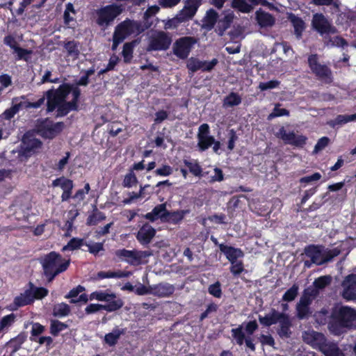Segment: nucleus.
Returning a JSON list of instances; mask_svg holds the SVG:
<instances>
[{
    "instance_id": "obj_17",
    "label": "nucleus",
    "mask_w": 356,
    "mask_h": 356,
    "mask_svg": "<svg viewBox=\"0 0 356 356\" xmlns=\"http://www.w3.org/2000/svg\"><path fill=\"white\" fill-rule=\"evenodd\" d=\"M175 289L172 284L166 282L150 286L151 294L160 298L170 296L174 293Z\"/></svg>"
},
{
    "instance_id": "obj_8",
    "label": "nucleus",
    "mask_w": 356,
    "mask_h": 356,
    "mask_svg": "<svg viewBox=\"0 0 356 356\" xmlns=\"http://www.w3.org/2000/svg\"><path fill=\"white\" fill-rule=\"evenodd\" d=\"M196 42L193 37L184 36L177 39L173 44V54L180 59H186Z\"/></svg>"
},
{
    "instance_id": "obj_60",
    "label": "nucleus",
    "mask_w": 356,
    "mask_h": 356,
    "mask_svg": "<svg viewBox=\"0 0 356 356\" xmlns=\"http://www.w3.org/2000/svg\"><path fill=\"white\" fill-rule=\"evenodd\" d=\"M280 81L277 80H270L266 82H261L259 85V88L261 91L268 90L279 87Z\"/></svg>"
},
{
    "instance_id": "obj_53",
    "label": "nucleus",
    "mask_w": 356,
    "mask_h": 356,
    "mask_svg": "<svg viewBox=\"0 0 356 356\" xmlns=\"http://www.w3.org/2000/svg\"><path fill=\"white\" fill-rule=\"evenodd\" d=\"M15 53H17V60H23L25 61H28L29 59V56L32 54L33 51L31 49H24L20 47L19 46L14 50Z\"/></svg>"
},
{
    "instance_id": "obj_64",
    "label": "nucleus",
    "mask_w": 356,
    "mask_h": 356,
    "mask_svg": "<svg viewBox=\"0 0 356 356\" xmlns=\"http://www.w3.org/2000/svg\"><path fill=\"white\" fill-rule=\"evenodd\" d=\"M231 264L232 266L230 267V271L234 275H238L244 270L243 264L242 261H232V263Z\"/></svg>"
},
{
    "instance_id": "obj_11",
    "label": "nucleus",
    "mask_w": 356,
    "mask_h": 356,
    "mask_svg": "<svg viewBox=\"0 0 356 356\" xmlns=\"http://www.w3.org/2000/svg\"><path fill=\"white\" fill-rule=\"evenodd\" d=\"M42 143L35 138L24 137L21 145L19 155L26 158L31 156L41 148Z\"/></svg>"
},
{
    "instance_id": "obj_55",
    "label": "nucleus",
    "mask_w": 356,
    "mask_h": 356,
    "mask_svg": "<svg viewBox=\"0 0 356 356\" xmlns=\"http://www.w3.org/2000/svg\"><path fill=\"white\" fill-rule=\"evenodd\" d=\"M277 136L278 138H281L285 144L291 145V140L294 136V132L291 131L287 133L285 129L282 127L280 129Z\"/></svg>"
},
{
    "instance_id": "obj_59",
    "label": "nucleus",
    "mask_w": 356,
    "mask_h": 356,
    "mask_svg": "<svg viewBox=\"0 0 356 356\" xmlns=\"http://www.w3.org/2000/svg\"><path fill=\"white\" fill-rule=\"evenodd\" d=\"M83 244V239L73 238L63 248V251L73 250L79 248Z\"/></svg>"
},
{
    "instance_id": "obj_40",
    "label": "nucleus",
    "mask_w": 356,
    "mask_h": 356,
    "mask_svg": "<svg viewBox=\"0 0 356 356\" xmlns=\"http://www.w3.org/2000/svg\"><path fill=\"white\" fill-rule=\"evenodd\" d=\"M70 312V307L64 302L56 304L53 308V315L57 317L66 316Z\"/></svg>"
},
{
    "instance_id": "obj_19",
    "label": "nucleus",
    "mask_w": 356,
    "mask_h": 356,
    "mask_svg": "<svg viewBox=\"0 0 356 356\" xmlns=\"http://www.w3.org/2000/svg\"><path fill=\"white\" fill-rule=\"evenodd\" d=\"M320 349L325 356H345L337 343L327 341L325 339L321 343Z\"/></svg>"
},
{
    "instance_id": "obj_26",
    "label": "nucleus",
    "mask_w": 356,
    "mask_h": 356,
    "mask_svg": "<svg viewBox=\"0 0 356 356\" xmlns=\"http://www.w3.org/2000/svg\"><path fill=\"white\" fill-rule=\"evenodd\" d=\"M47 111L53 112L57 106L62 103V100L54 93V89H50L46 92Z\"/></svg>"
},
{
    "instance_id": "obj_39",
    "label": "nucleus",
    "mask_w": 356,
    "mask_h": 356,
    "mask_svg": "<svg viewBox=\"0 0 356 356\" xmlns=\"http://www.w3.org/2000/svg\"><path fill=\"white\" fill-rule=\"evenodd\" d=\"M73 85L64 83L59 86L58 89L54 90V93L62 100V102H65L67 95L71 93L72 89L73 88Z\"/></svg>"
},
{
    "instance_id": "obj_7",
    "label": "nucleus",
    "mask_w": 356,
    "mask_h": 356,
    "mask_svg": "<svg viewBox=\"0 0 356 356\" xmlns=\"http://www.w3.org/2000/svg\"><path fill=\"white\" fill-rule=\"evenodd\" d=\"M307 64L311 72L320 81L330 83L333 81L331 69L325 64L319 62V56L317 54H311L307 57Z\"/></svg>"
},
{
    "instance_id": "obj_31",
    "label": "nucleus",
    "mask_w": 356,
    "mask_h": 356,
    "mask_svg": "<svg viewBox=\"0 0 356 356\" xmlns=\"http://www.w3.org/2000/svg\"><path fill=\"white\" fill-rule=\"evenodd\" d=\"M27 336L24 332L19 334L16 337L11 339L8 343L7 346L12 348L10 356L13 355L21 348V346L26 340Z\"/></svg>"
},
{
    "instance_id": "obj_63",
    "label": "nucleus",
    "mask_w": 356,
    "mask_h": 356,
    "mask_svg": "<svg viewBox=\"0 0 356 356\" xmlns=\"http://www.w3.org/2000/svg\"><path fill=\"white\" fill-rule=\"evenodd\" d=\"M173 172L172 168L168 165H163L161 168L154 171V174L158 176L166 177L170 175Z\"/></svg>"
},
{
    "instance_id": "obj_35",
    "label": "nucleus",
    "mask_w": 356,
    "mask_h": 356,
    "mask_svg": "<svg viewBox=\"0 0 356 356\" xmlns=\"http://www.w3.org/2000/svg\"><path fill=\"white\" fill-rule=\"evenodd\" d=\"M136 40H133L124 44L122 54L125 63H131L133 58L134 49L136 45Z\"/></svg>"
},
{
    "instance_id": "obj_6",
    "label": "nucleus",
    "mask_w": 356,
    "mask_h": 356,
    "mask_svg": "<svg viewBox=\"0 0 356 356\" xmlns=\"http://www.w3.org/2000/svg\"><path fill=\"white\" fill-rule=\"evenodd\" d=\"M147 28L148 26L141 22L127 18L115 26L113 33L124 41L131 35L141 34Z\"/></svg>"
},
{
    "instance_id": "obj_14",
    "label": "nucleus",
    "mask_w": 356,
    "mask_h": 356,
    "mask_svg": "<svg viewBox=\"0 0 356 356\" xmlns=\"http://www.w3.org/2000/svg\"><path fill=\"white\" fill-rule=\"evenodd\" d=\"M123 305V301L121 299H118L116 301L112 302L111 304H90L86 307L85 311L87 314H93L102 309L111 312L120 309Z\"/></svg>"
},
{
    "instance_id": "obj_48",
    "label": "nucleus",
    "mask_w": 356,
    "mask_h": 356,
    "mask_svg": "<svg viewBox=\"0 0 356 356\" xmlns=\"http://www.w3.org/2000/svg\"><path fill=\"white\" fill-rule=\"evenodd\" d=\"M183 162L193 175L200 176L202 175V169L197 162L193 163L186 159H184Z\"/></svg>"
},
{
    "instance_id": "obj_18",
    "label": "nucleus",
    "mask_w": 356,
    "mask_h": 356,
    "mask_svg": "<svg viewBox=\"0 0 356 356\" xmlns=\"http://www.w3.org/2000/svg\"><path fill=\"white\" fill-rule=\"evenodd\" d=\"M279 328L277 330V334L281 338H289L291 334V327L292 325L291 321L289 315L282 313L279 321Z\"/></svg>"
},
{
    "instance_id": "obj_52",
    "label": "nucleus",
    "mask_w": 356,
    "mask_h": 356,
    "mask_svg": "<svg viewBox=\"0 0 356 356\" xmlns=\"http://www.w3.org/2000/svg\"><path fill=\"white\" fill-rule=\"evenodd\" d=\"M201 64L202 60H200L197 58L192 57L188 59L186 64V67L189 72H191V73H194L197 70H201V68L202 67Z\"/></svg>"
},
{
    "instance_id": "obj_50",
    "label": "nucleus",
    "mask_w": 356,
    "mask_h": 356,
    "mask_svg": "<svg viewBox=\"0 0 356 356\" xmlns=\"http://www.w3.org/2000/svg\"><path fill=\"white\" fill-rule=\"evenodd\" d=\"M15 317L14 314H10L2 318L0 321V333L14 323Z\"/></svg>"
},
{
    "instance_id": "obj_58",
    "label": "nucleus",
    "mask_w": 356,
    "mask_h": 356,
    "mask_svg": "<svg viewBox=\"0 0 356 356\" xmlns=\"http://www.w3.org/2000/svg\"><path fill=\"white\" fill-rule=\"evenodd\" d=\"M181 23L188 22L195 16V14L186 8L185 6L176 15Z\"/></svg>"
},
{
    "instance_id": "obj_30",
    "label": "nucleus",
    "mask_w": 356,
    "mask_h": 356,
    "mask_svg": "<svg viewBox=\"0 0 356 356\" xmlns=\"http://www.w3.org/2000/svg\"><path fill=\"white\" fill-rule=\"evenodd\" d=\"M90 300H97L99 301H105L107 304H111L112 302L118 300L119 298L113 293H108L106 291H95L90 294Z\"/></svg>"
},
{
    "instance_id": "obj_33",
    "label": "nucleus",
    "mask_w": 356,
    "mask_h": 356,
    "mask_svg": "<svg viewBox=\"0 0 356 356\" xmlns=\"http://www.w3.org/2000/svg\"><path fill=\"white\" fill-rule=\"evenodd\" d=\"M188 213L187 210L177 211L169 212L166 211L164 222L172 223L174 225L178 224L184 218V216Z\"/></svg>"
},
{
    "instance_id": "obj_56",
    "label": "nucleus",
    "mask_w": 356,
    "mask_h": 356,
    "mask_svg": "<svg viewBox=\"0 0 356 356\" xmlns=\"http://www.w3.org/2000/svg\"><path fill=\"white\" fill-rule=\"evenodd\" d=\"M321 178V175L319 172H314V174L308 176L303 177L300 179L301 186H306L307 184H311L314 181H318Z\"/></svg>"
},
{
    "instance_id": "obj_23",
    "label": "nucleus",
    "mask_w": 356,
    "mask_h": 356,
    "mask_svg": "<svg viewBox=\"0 0 356 356\" xmlns=\"http://www.w3.org/2000/svg\"><path fill=\"white\" fill-rule=\"evenodd\" d=\"M256 19L258 24L261 27H271L275 23V19L273 15L261 10L256 12Z\"/></svg>"
},
{
    "instance_id": "obj_42",
    "label": "nucleus",
    "mask_w": 356,
    "mask_h": 356,
    "mask_svg": "<svg viewBox=\"0 0 356 356\" xmlns=\"http://www.w3.org/2000/svg\"><path fill=\"white\" fill-rule=\"evenodd\" d=\"M197 147L200 152H204L208 149L215 142V138L213 136H207L197 138Z\"/></svg>"
},
{
    "instance_id": "obj_10",
    "label": "nucleus",
    "mask_w": 356,
    "mask_h": 356,
    "mask_svg": "<svg viewBox=\"0 0 356 356\" xmlns=\"http://www.w3.org/2000/svg\"><path fill=\"white\" fill-rule=\"evenodd\" d=\"M117 257L124 259L131 265L136 266L141 264L142 259L149 257L152 253L149 251L118 250L115 252Z\"/></svg>"
},
{
    "instance_id": "obj_37",
    "label": "nucleus",
    "mask_w": 356,
    "mask_h": 356,
    "mask_svg": "<svg viewBox=\"0 0 356 356\" xmlns=\"http://www.w3.org/2000/svg\"><path fill=\"white\" fill-rule=\"evenodd\" d=\"M304 341L307 343H314L316 341L323 343L325 341V337L323 334L312 331V332H305L302 335Z\"/></svg>"
},
{
    "instance_id": "obj_34",
    "label": "nucleus",
    "mask_w": 356,
    "mask_h": 356,
    "mask_svg": "<svg viewBox=\"0 0 356 356\" xmlns=\"http://www.w3.org/2000/svg\"><path fill=\"white\" fill-rule=\"evenodd\" d=\"M79 45V43L73 40L64 42L63 48L66 50L68 56L77 59L80 54Z\"/></svg>"
},
{
    "instance_id": "obj_20",
    "label": "nucleus",
    "mask_w": 356,
    "mask_h": 356,
    "mask_svg": "<svg viewBox=\"0 0 356 356\" xmlns=\"http://www.w3.org/2000/svg\"><path fill=\"white\" fill-rule=\"evenodd\" d=\"M288 19L294 29V34L296 38L300 39L306 27L305 22L301 17L296 16L293 13H290Z\"/></svg>"
},
{
    "instance_id": "obj_61",
    "label": "nucleus",
    "mask_w": 356,
    "mask_h": 356,
    "mask_svg": "<svg viewBox=\"0 0 356 356\" xmlns=\"http://www.w3.org/2000/svg\"><path fill=\"white\" fill-rule=\"evenodd\" d=\"M307 138L303 135H296L294 133V136L293 140H291V145L297 147H303V146L306 144Z\"/></svg>"
},
{
    "instance_id": "obj_22",
    "label": "nucleus",
    "mask_w": 356,
    "mask_h": 356,
    "mask_svg": "<svg viewBox=\"0 0 356 356\" xmlns=\"http://www.w3.org/2000/svg\"><path fill=\"white\" fill-rule=\"evenodd\" d=\"M218 14L213 8L207 11L205 16L202 19V28L207 31L213 29L218 22Z\"/></svg>"
},
{
    "instance_id": "obj_15",
    "label": "nucleus",
    "mask_w": 356,
    "mask_h": 356,
    "mask_svg": "<svg viewBox=\"0 0 356 356\" xmlns=\"http://www.w3.org/2000/svg\"><path fill=\"white\" fill-rule=\"evenodd\" d=\"M314 29L321 34H327L332 32V25L323 14H315L312 19Z\"/></svg>"
},
{
    "instance_id": "obj_44",
    "label": "nucleus",
    "mask_w": 356,
    "mask_h": 356,
    "mask_svg": "<svg viewBox=\"0 0 356 356\" xmlns=\"http://www.w3.org/2000/svg\"><path fill=\"white\" fill-rule=\"evenodd\" d=\"M130 273L129 272H122V271H118V272H111V271H100L97 273V277L99 279H104V278H113V277H128Z\"/></svg>"
},
{
    "instance_id": "obj_9",
    "label": "nucleus",
    "mask_w": 356,
    "mask_h": 356,
    "mask_svg": "<svg viewBox=\"0 0 356 356\" xmlns=\"http://www.w3.org/2000/svg\"><path fill=\"white\" fill-rule=\"evenodd\" d=\"M172 38L163 31H159L153 35L149 40L148 51H165L172 43Z\"/></svg>"
},
{
    "instance_id": "obj_57",
    "label": "nucleus",
    "mask_w": 356,
    "mask_h": 356,
    "mask_svg": "<svg viewBox=\"0 0 356 356\" xmlns=\"http://www.w3.org/2000/svg\"><path fill=\"white\" fill-rule=\"evenodd\" d=\"M289 111L286 108H280V104H277L273 108L271 113L269 114L268 119L271 120L275 118L281 117V116H289Z\"/></svg>"
},
{
    "instance_id": "obj_45",
    "label": "nucleus",
    "mask_w": 356,
    "mask_h": 356,
    "mask_svg": "<svg viewBox=\"0 0 356 356\" xmlns=\"http://www.w3.org/2000/svg\"><path fill=\"white\" fill-rule=\"evenodd\" d=\"M67 328V325L58 320H51L50 332L54 336H57L60 332Z\"/></svg>"
},
{
    "instance_id": "obj_38",
    "label": "nucleus",
    "mask_w": 356,
    "mask_h": 356,
    "mask_svg": "<svg viewBox=\"0 0 356 356\" xmlns=\"http://www.w3.org/2000/svg\"><path fill=\"white\" fill-rule=\"evenodd\" d=\"M241 97L236 92H231L223 100L225 107H232L238 106L241 103Z\"/></svg>"
},
{
    "instance_id": "obj_47",
    "label": "nucleus",
    "mask_w": 356,
    "mask_h": 356,
    "mask_svg": "<svg viewBox=\"0 0 356 356\" xmlns=\"http://www.w3.org/2000/svg\"><path fill=\"white\" fill-rule=\"evenodd\" d=\"M23 106L22 102H19V104H15L13 105L10 108L6 109L2 114L3 117L6 120H10L12 119L15 115L19 112V111L22 108Z\"/></svg>"
},
{
    "instance_id": "obj_24",
    "label": "nucleus",
    "mask_w": 356,
    "mask_h": 356,
    "mask_svg": "<svg viewBox=\"0 0 356 356\" xmlns=\"http://www.w3.org/2000/svg\"><path fill=\"white\" fill-rule=\"evenodd\" d=\"M234 15L229 13L225 15L222 18L220 19L217 22V26L215 31L219 36H222L225 34L226 30H227L233 22Z\"/></svg>"
},
{
    "instance_id": "obj_54",
    "label": "nucleus",
    "mask_w": 356,
    "mask_h": 356,
    "mask_svg": "<svg viewBox=\"0 0 356 356\" xmlns=\"http://www.w3.org/2000/svg\"><path fill=\"white\" fill-rule=\"evenodd\" d=\"M138 183V179L134 172L129 170V172L124 176L122 184L124 187H131Z\"/></svg>"
},
{
    "instance_id": "obj_27",
    "label": "nucleus",
    "mask_w": 356,
    "mask_h": 356,
    "mask_svg": "<svg viewBox=\"0 0 356 356\" xmlns=\"http://www.w3.org/2000/svg\"><path fill=\"white\" fill-rule=\"evenodd\" d=\"M312 303L300 298L299 302L296 305V316L299 319H305L308 318L312 312L310 310V305Z\"/></svg>"
},
{
    "instance_id": "obj_29",
    "label": "nucleus",
    "mask_w": 356,
    "mask_h": 356,
    "mask_svg": "<svg viewBox=\"0 0 356 356\" xmlns=\"http://www.w3.org/2000/svg\"><path fill=\"white\" fill-rule=\"evenodd\" d=\"M125 332V329H120L118 327H115L111 332L105 335L104 341L108 346H113L118 343L120 336L124 334Z\"/></svg>"
},
{
    "instance_id": "obj_1",
    "label": "nucleus",
    "mask_w": 356,
    "mask_h": 356,
    "mask_svg": "<svg viewBox=\"0 0 356 356\" xmlns=\"http://www.w3.org/2000/svg\"><path fill=\"white\" fill-rule=\"evenodd\" d=\"M328 328L335 335H340L345 328L356 329V310L345 306L334 310L332 313Z\"/></svg>"
},
{
    "instance_id": "obj_51",
    "label": "nucleus",
    "mask_w": 356,
    "mask_h": 356,
    "mask_svg": "<svg viewBox=\"0 0 356 356\" xmlns=\"http://www.w3.org/2000/svg\"><path fill=\"white\" fill-rule=\"evenodd\" d=\"M331 281L332 277L330 276H321L314 280V286L318 291V289H323L329 285Z\"/></svg>"
},
{
    "instance_id": "obj_49",
    "label": "nucleus",
    "mask_w": 356,
    "mask_h": 356,
    "mask_svg": "<svg viewBox=\"0 0 356 356\" xmlns=\"http://www.w3.org/2000/svg\"><path fill=\"white\" fill-rule=\"evenodd\" d=\"M298 286L297 284H293L284 293L282 296V300L286 302H291L293 300L298 296Z\"/></svg>"
},
{
    "instance_id": "obj_4",
    "label": "nucleus",
    "mask_w": 356,
    "mask_h": 356,
    "mask_svg": "<svg viewBox=\"0 0 356 356\" xmlns=\"http://www.w3.org/2000/svg\"><path fill=\"white\" fill-rule=\"evenodd\" d=\"M63 122H54L49 118H39L35 121V131L44 139L51 140L59 134L64 129Z\"/></svg>"
},
{
    "instance_id": "obj_3",
    "label": "nucleus",
    "mask_w": 356,
    "mask_h": 356,
    "mask_svg": "<svg viewBox=\"0 0 356 356\" xmlns=\"http://www.w3.org/2000/svg\"><path fill=\"white\" fill-rule=\"evenodd\" d=\"M122 6L111 3L101 7L95 12V23L104 29L112 25L115 19L122 13Z\"/></svg>"
},
{
    "instance_id": "obj_62",
    "label": "nucleus",
    "mask_w": 356,
    "mask_h": 356,
    "mask_svg": "<svg viewBox=\"0 0 356 356\" xmlns=\"http://www.w3.org/2000/svg\"><path fill=\"white\" fill-rule=\"evenodd\" d=\"M201 2L202 0H186L184 6L195 15Z\"/></svg>"
},
{
    "instance_id": "obj_21",
    "label": "nucleus",
    "mask_w": 356,
    "mask_h": 356,
    "mask_svg": "<svg viewBox=\"0 0 356 356\" xmlns=\"http://www.w3.org/2000/svg\"><path fill=\"white\" fill-rule=\"evenodd\" d=\"M220 251L224 253L227 259L232 263V261H238L237 259L243 257V252L239 248H235L223 244L219 245Z\"/></svg>"
},
{
    "instance_id": "obj_25",
    "label": "nucleus",
    "mask_w": 356,
    "mask_h": 356,
    "mask_svg": "<svg viewBox=\"0 0 356 356\" xmlns=\"http://www.w3.org/2000/svg\"><path fill=\"white\" fill-rule=\"evenodd\" d=\"M166 211L165 204H161L155 207L153 210L147 213L145 217L151 222H154L159 218L164 222Z\"/></svg>"
},
{
    "instance_id": "obj_5",
    "label": "nucleus",
    "mask_w": 356,
    "mask_h": 356,
    "mask_svg": "<svg viewBox=\"0 0 356 356\" xmlns=\"http://www.w3.org/2000/svg\"><path fill=\"white\" fill-rule=\"evenodd\" d=\"M305 255L312 260L313 264L321 266L332 260L339 252L328 250L321 245H309L304 250Z\"/></svg>"
},
{
    "instance_id": "obj_43",
    "label": "nucleus",
    "mask_w": 356,
    "mask_h": 356,
    "mask_svg": "<svg viewBox=\"0 0 356 356\" xmlns=\"http://www.w3.org/2000/svg\"><path fill=\"white\" fill-rule=\"evenodd\" d=\"M53 186H60L63 191H72L73 188V181L64 177L57 178L53 181Z\"/></svg>"
},
{
    "instance_id": "obj_2",
    "label": "nucleus",
    "mask_w": 356,
    "mask_h": 356,
    "mask_svg": "<svg viewBox=\"0 0 356 356\" xmlns=\"http://www.w3.org/2000/svg\"><path fill=\"white\" fill-rule=\"evenodd\" d=\"M44 274L49 282H51L59 273L65 271L70 264V260L64 259L62 256L52 251L44 255L40 261Z\"/></svg>"
},
{
    "instance_id": "obj_13",
    "label": "nucleus",
    "mask_w": 356,
    "mask_h": 356,
    "mask_svg": "<svg viewBox=\"0 0 356 356\" xmlns=\"http://www.w3.org/2000/svg\"><path fill=\"white\" fill-rule=\"evenodd\" d=\"M231 332L232 337L236 344L242 346L245 342L246 347L251 351L255 350V345L253 343V339L250 336L245 337L243 325H239L238 327L232 329Z\"/></svg>"
},
{
    "instance_id": "obj_36",
    "label": "nucleus",
    "mask_w": 356,
    "mask_h": 356,
    "mask_svg": "<svg viewBox=\"0 0 356 356\" xmlns=\"http://www.w3.org/2000/svg\"><path fill=\"white\" fill-rule=\"evenodd\" d=\"M33 300L31 290H26L24 293L16 297L14 302L17 307H22L32 303Z\"/></svg>"
},
{
    "instance_id": "obj_16",
    "label": "nucleus",
    "mask_w": 356,
    "mask_h": 356,
    "mask_svg": "<svg viewBox=\"0 0 356 356\" xmlns=\"http://www.w3.org/2000/svg\"><path fill=\"white\" fill-rule=\"evenodd\" d=\"M156 234V230L148 223H145L138 230L136 234V238L143 245H147L150 243Z\"/></svg>"
},
{
    "instance_id": "obj_12",
    "label": "nucleus",
    "mask_w": 356,
    "mask_h": 356,
    "mask_svg": "<svg viewBox=\"0 0 356 356\" xmlns=\"http://www.w3.org/2000/svg\"><path fill=\"white\" fill-rule=\"evenodd\" d=\"M342 296L346 300H356V275H348L342 282Z\"/></svg>"
},
{
    "instance_id": "obj_46",
    "label": "nucleus",
    "mask_w": 356,
    "mask_h": 356,
    "mask_svg": "<svg viewBox=\"0 0 356 356\" xmlns=\"http://www.w3.org/2000/svg\"><path fill=\"white\" fill-rule=\"evenodd\" d=\"M318 291L315 287H308L304 290L300 299L307 300V302L312 303L313 300L318 296Z\"/></svg>"
},
{
    "instance_id": "obj_28",
    "label": "nucleus",
    "mask_w": 356,
    "mask_h": 356,
    "mask_svg": "<svg viewBox=\"0 0 356 356\" xmlns=\"http://www.w3.org/2000/svg\"><path fill=\"white\" fill-rule=\"evenodd\" d=\"M282 313L275 310V309H272L270 312L266 314L265 316H259V323L266 327H269L272 325L277 323V321H279V318Z\"/></svg>"
},
{
    "instance_id": "obj_32",
    "label": "nucleus",
    "mask_w": 356,
    "mask_h": 356,
    "mask_svg": "<svg viewBox=\"0 0 356 356\" xmlns=\"http://www.w3.org/2000/svg\"><path fill=\"white\" fill-rule=\"evenodd\" d=\"M92 207V211L88 216L86 220V225L89 226L96 225L106 218L104 213L99 211L95 204H94Z\"/></svg>"
},
{
    "instance_id": "obj_41",
    "label": "nucleus",
    "mask_w": 356,
    "mask_h": 356,
    "mask_svg": "<svg viewBox=\"0 0 356 356\" xmlns=\"http://www.w3.org/2000/svg\"><path fill=\"white\" fill-rule=\"evenodd\" d=\"M232 6L243 13H250L253 10V6L247 3L245 0H233Z\"/></svg>"
}]
</instances>
